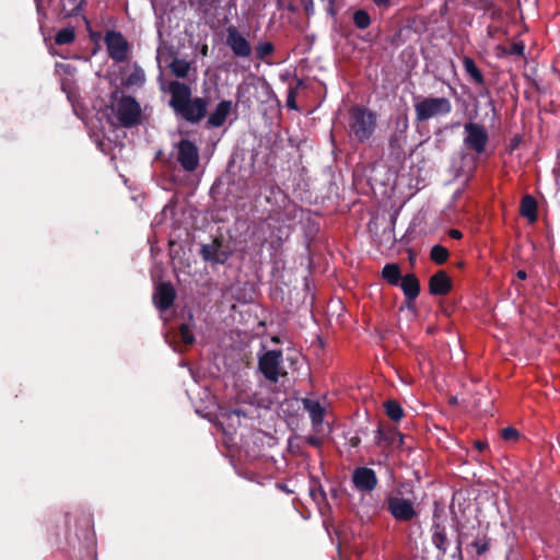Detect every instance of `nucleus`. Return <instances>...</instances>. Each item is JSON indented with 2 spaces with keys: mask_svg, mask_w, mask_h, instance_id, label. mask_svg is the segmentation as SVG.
Instances as JSON below:
<instances>
[{
  "mask_svg": "<svg viewBox=\"0 0 560 560\" xmlns=\"http://www.w3.org/2000/svg\"><path fill=\"white\" fill-rule=\"evenodd\" d=\"M168 92L171 94L170 106L186 121L197 124L206 117L208 101L203 97L191 98L189 85L177 80L171 81Z\"/></svg>",
  "mask_w": 560,
  "mask_h": 560,
  "instance_id": "f257e3e1",
  "label": "nucleus"
},
{
  "mask_svg": "<svg viewBox=\"0 0 560 560\" xmlns=\"http://www.w3.org/2000/svg\"><path fill=\"white\" fill-rule=\"evenodd\" d=\"M415 116L419 122L428 121L432 118L444 117L452 113V102L444 96L423 97L415 104Z\"/></svg>",
  "mask_w": 560,
  "mask_h": 560,
  "instance_id": "f03ea898",
  "label": "nucleus"
},
{
  "mask_svg": "<svg viewBox=\"0 0 560 560\" xmlns=\"http://www.w3.org/2000/svg\"><path fill=\"white\" fill-rule=\"evenodd\" d=\"M349 126L358 140H368L376 127V115L366 107L355 105L349 112Z\"/></svg>",
  "mask_w": 560,
  "mask_h": 560,
  "instance_id": "7ed1b4c3",
  "label": "nucleus"
},
{
  "mask_svg": "<svg viewBox=\"0 0 560 560\" xmlns=\"http://www.w3.org/2000/svg\"><path fill=\"white\" fill-rule=\"evenodd\" d=\"M486 108L487 112L485 114V118L480 121H477V109L475 110L474 115L469 114L468 121L464 125V130L466 133L464 140H489L488 130L483 121L488 118L492 125L495 119V109L491 101L487 104Z\"/></svg>",
  "mask_w": 560,
  "mask_h": 560,
  "instance_id": "20e7f679",
  "label": "nucleus"
},
{
  "mask_svg": "<svg viewBox=\"0 0 560 560\" xmlns=\"http://www.w3.org/2000/svg\"><path fill=\"white\" fill-rule=\"evenodd\" d=\"M141 106L133 96L122 95L117 102V118L126 128L138 125L141 120Z\"/></svg>",
  "mask_w": 560,
  "mask_h": 560,
  "instance_id": "39448f33",
  "label": "nucleus"
},
{
  "mask_svg": "<svg viewBox=\"0 0 560 560\" xmlns=\"http://www.w3.org/2000/svg\"><path fill=\"white\" fill-rule=\"evenodd\" d=\"M104 43L108 56L116 63L125 62L129 54V43L120 32L107 31L104 37Z\"/></svg>",
  "mask_w": 560,
  "mask_h": 560,
  "instance_id": "423d86ee",
  "label": "nucleus"
},
{
  "mask_svg": "<svg viewBox=\"0 0 560 560\" xmlns=\"http://www.w3.org/2000/svg\"><path fill=\"white\" fill-rule=\"evenodd\" d=\"M259 369L265 377L271 382H277L280 376L285 375L287 373L282 366L281 351H267L259 359Z\"/></svg>",
  "mask_w": 560,
  "mask_h": 560,
  "instance_id": "0eeeda50",
  "label": "nucleus"
},
{
  "mask_svg": "<svg viewBox=\"0 0 560 560\" xmlns=\"http://www.w3.org/2000/svg\"><path fill=\"white\" fill-rule=\"evenodd\" d=\"M226 45L235 57L248 58L252 55L250 43L233 25L226 28Z\"/></svg>",
  "mask_w": 560,
  "mask_h": 560,
  "instance_id": "6e6552de",
  "label": "nucleus"
},
{
  "mask_svg": "<svg viewBox=\"0 0 560 560\" xmlns=\"http://www.w3.org/2000/svg\"><path fill=\"white\" fill-rule=\"evenodd\" d=\"M177 160L185 171H195L199 163V152L195 142H178Z\"/></svg>",
  "mask_w": 560,
  "mask_h": 560,
  "instance_id": "1a4fd4ad",
  "label": "nucleus"
},
{
  "mask_svg": "<svg viewBox=\"0 0 560 560\" xmlns=\"http://www.w3.org/2000/svg\"><path fill=\"white\" fill-rule=\"evenodd\" d=\"M388 511L400 522H408L416 515L411 501L398 497H389L387 500Z\"/></svg>",
  "mask_w": 560,
  "mask_h": 560,
  "instance_id": "9d476101",
  "label": "nucleus"
},
{
  "mask_svg": "<svg viewBox=\"0 0 560 560\" xmlns=\"http://www.w3.org/2000/svg\"><path fill=\"white\" fill-rule=\"evenodd\" d=\"M353 483L360 491H372L377 483V478L373 469L366 467L357 468L353 472Z\"/></svg>",
  "mask_w": 560,
  "mask_h": 560,
  "instance_id": "9b49d317",
  "label": "nucleus"
},
{
  "mask_svg": "<svg viewBox=\"0 0 560 560\" xmlns=\"http://www.w3.org/2000/svg\"><path fill=\"white\" fill-rule=\"evenodd\" d=\"M175 299V290L170 283H160L155 288L153 301L158 308L167 310Z\"/></svg>",
  "mask_w": 560,
  "mask_h": 560,
  "instance_id": "f8f14e48",
  "label": "nucleus"
},
{
  "mask_svg": "<svg viewBox=\"0 0 560 560\" xmlns=\"http://www.w3.org/2000/svg\"><path fill=\"white\" fill-rule=\"evenodd\" d=\"M220 2L221 0H188L190 8L205 20H213L217 18Z\"/></svg>",
  "mask_w": 560,
  "mask_h": 560,
  "instance_id": "ddd939ff",
  "label": "nucleus"
},
{
  "mask_svg": "<svg viewBox=\"0 0 560 560\" xmlns=\"http://www.w3.org/2000/svg\"><path fill=\"white\" fill-rule=\"evenodd\" d=\"M232 109L231 101H221L218 103L214 110L209 115L207 120V126L210 128H219L224 125L228 116L230 115Z\"/></svg>",
  "mask_w": 560,
  "mask_h": 560,
  "instance_id": "4468645a",
  "label": "nucleus"
},
{
  "mask_svg": "<svg viewBox=\"0 0 560 560\" xmlns=\"http://www.w3.org/2000/svg\"><path fill=\"white\" fill-rule=\"evenodd\" d=\"M451 290V278L439 271L430 278V292L435 295H444Z\"/></svg>",
  "mask_w": 560,
  "mask_h": 560,
  "instance_id": "2eb2a0df",
  "label": "nucleus"
},
{
  "mask_svg": "<svg viewBox=\"0 0 560 560\" xmlns=\"http://www.w3.org/2000/svg\"><path fill=\"white\" fill-rule=\"evenodd\" d=\"M303 405H304V408L310 413L313 424L315 427L320 425L323 422L324 412H325V409L323 408V406L317 400H314V399H304Z\"/></svg>",
  "mask_w": 560,
  "mask_h": 560,
  "instance_id": "dca6fc26",
  "label": "nucleus"
},
{
  "mask_svg": "<svg viewBox=\"0 0 560 560\" xmlns=\"http://www.w3.org/2000/svg\"><path fill=\"white\" fill-rule=\"evenodd\" d=\"M463 67L465 72L476 84L485 85V77L472 58L465 56L463 58Z\"/></svg>",
  "mask_w": 560,
  "mask_h": 560,
  "instance_id": "f3484780",
  "label": "nucleus"
},
{
  "mask_svg": "<svg viewBox=\"0 0 560 560\" xmlns=\"http://www.w3.org/2000/svg\"><path fill=\"white\" fill-rule=\"evenodd\" d=\"M521 214L525 217L530 223L537 220V203L532 196L526 195L523 197L521 203Z\"/></svg>",
  "mask_w": 560,
  "mask_h": 560,
  "instance_id": "a211bd4d",
  "label": "nucleus"
},
{
  "mask_svg": "<svg viewBox=\"0 0 560 560\" xmlns=\"http://www.w3.org/2000/svg\"><path fill=\"white\" fill-rule=\"evenodd\" d=\"M401 289L409 300L418 296L420 285L418 279L413 275H407L401 280Z\"/></svg>",
  "mask_w": 560,
  "mask_h": 560,
  "instance_id": "6ab92c4d",
  "label": "nucleus"
},
{
  "mask_svg": "<svg viewBox=\"0 0 560 560\" xmlns=\"http://www.w3.org/2000/svg\"><path fill=\"white\" fill-rule=\"evenodd\" d=\"M171 72L178 79H185L190 70V62L185 59L174 58L170 63Z\"/></svg>",
  "mask_w": 560,
  "mask_h": 560,
  "instance_id": "aec40b11",
  "label": "nucleus"
},
{
  "mask_svg": "<svg viewBox=\"0 0 560 560\" xmlns=\"http://www.w3.org/2000/svg\"><path fill=\"white\" fill-rule=\"evenodd\" d=\"M83 4L84 0H60L61 12L66 18L78 15Z\"/></svg>",
  "mask_w": 560,
  "mask_h": 560,
  "instance_id": "412c9836",
  "label": "nucleus"
},
{
  "mask_svg": "<svg viewBox=\"0 0 560 560\" xmlns=\"http://www.w3.org/2000/svg\"><path fill=\"white\" fill-rule=\"evenodd\" d=\"M145 81V74L142 68L138 65H135L133 70L127 75L124 80V85L126 88L131 86H141Z\"/></svg>",
  "mask_w": 560,
  "mask_h": 560,
  "instance_id": "4be33fe9",
  "label": "nucleus"
},
{
  "mask_svg": "<svg viewBox=\"0 0 560 560\" xmlns=\"http://www.w3.org/2000/svg\"><path fill=\"white\" fill-rule=\"evenodd\" d=\"M352 21L354 26L358 30H366L372 24V19L370 13L364 9H358L353 12Z\"/></svg>",
  "mask_w": 560,
  "mask_h": 560,
  "instance_id": "5701e85b",
  "label": "nucleus"
},
{
  "mask_svg": "<svg viewBox=\"0 0 560 560\" xmlns=\"http://www.w3.org/2000/svg\"><path fill=\"white\" fill-rule=\"evenodd\" d=\"M382 276L390 284H398L401 278L400 269L396 264L385 265L382 271Z\"/></svg>",
  "mask_w": 560,
  "mask_h": 560,
  "instance_id": "b1692460",
  "label": "nucleus"
},
{
  "mask_svg": "<svg viewBox=\"0 0 560 560\" xmlns=\"http://www.w3.org/2000/svg\"><path fill=\"white\" fill-rule=\"evenodd\" d=\"M75 39V33L72 27H65L57 32L55 43L58 46L69 45Z\"/></svg>",
  "mask_w": 560,
  "mask_h": 560,
  "instance_id": "393cba45",
  "label": "nucleus"
},
{
  "mask_svg": "<svg viewBox=\"0 0 560 560\" xmlns=\"http://www.w3.org/2000/svg\"><path fill=\"white\" fill-rule=\"evenodd\" d=\"M385 410L387 416L394 421H399L404 416L402 408L394 400L385 402Z\"/></svg>",
  "mask_w": 560,
  "mask_h": 560,
  "instance_id": "a878e982",
  "label": "nucleus"
},
{
  "mask_svg": "<svg viewBox=\"0 0 560 560\" xmlns=\"http://www.w3.org/2000/svg\"><path fill=\"white\" fill-rule=\"evenodd\" d=\"M275 51V46L271 42L259 43L255 47L256 58L258 60H265L267 57L271 56Z\"/></svg>",
  "mask_w": 560,
  "mask_h": 560,
  "instance_id": "bb28decb",
  "label": "nucleus"
},
{
  "mask_svg": "<svg viewBox=\"0 0 560 560\" xmlns=\"http://www.w3.org/2000/svg\"><path fill=\"white\" fill-rule=\"evenodd\" d=\"M433 544L435 547L441 550L443 553L447 549V538L444 529L440 528V526L435 527L434 534H433Z\"/></svg>",
  "mask_w": 560,
  "mask_h": 560,
  "instance_id": "cd10ccee",
  "label": "nucleus"
},
{
  "mask_svg": "<svg viewBox=\"0 0 560 560\" xmlns=\"http://www.w3.org/2000/svg\"><path fill=\"white\" fill-rule=\"evenodd\" d=\"M448 257V252L441 245H434L431 249V258L436 264H443Z\"/></svg>",
  "mask_w": 560,
  "mask_h": 560,
  "instance_id": "c85d7f7f",
  "label": "nucleus"
},
{
  "mask_svg": "<svg viewBox=\"0 0 560 560\" xmlns=\"http://www.w3.org/2000/svg\"><path fill=\"white\" fill-rule=\"evenodd\" d=\"M303 84L302 80H298V85L295 88L290 86L287 94V106L291 109H298L296 105V94H298V88Z\"/></svg>",
  "mask_w": 560,
  "mask_h": 560,
  "instance_id": "c756f323",
  "label": "nucleus"
},
{
  "mask_svg": "<svg viewBox=\"0 0 560 560\" xmlns=\"http://www.w3.org/2000/svg\"><path fill=\"white\" fill-rule=\"evenodd\" d=\"M178 337H179L180 341L185 345H191L195 339L194 335L190 330V327L187 324H183L179 327Z\"/></svg>",
  "mask_w": 560,
  "mask_h": 560,
  "instance_id": "7c9ffc66",
  "label": "nucleus"
},
{
  "mask_svg": "<svg viewBox=\"0 0 560 560\" xmlns=\"http://www.w3.org/2000/svg\"><path fill=\"white\" fill-rule=\"evenodd\" d=\"M524 50H525V45L523 42H516V43H512L506 52L510 54V55H515V56H523L524 55Z\"/></svg>",
  "mask_w": 560,
  "mask_h": 560,
  "instance_id": "2f4dec72",
  "label": "nucleus"
},
{
  "mask_svg": "<svg viewBox=\"0 0 560 560\" xmlns=\"http://www.w3.org/2000/svg\"><path fill=\"white\" fill-rule=\"evenodd\" d=\"M502 439L505 441H516L518 439V431L514 428H505L502 430Z\"/></svg>",
  "mask_w": 560,
  "mask_h": 560,
  "instance_id": "473e14b6",
  "label": "nucleus"
},
{
  "mask_svg": "<svg viewBox=\"0 0 560 560\" xmlns=\"http://www.w3.org/2000/svg\"><path fill=\"white\" fill-rule=\"evenodd\" d=\"M470 546L476 551L477 555H482L489 548V544L487 540H476Z\"/></svg>",
  "mask_w": 560,
  "mask_h": 560,
  "instance_id": "72a5a7b5",
  "label": "nucleus"
},
{
  "mask_svg": "<svg viewBox=\"0 0 560 560\" xmlns=\"http://www.w3.org/2000/svg\"><path fill=\"white\" fill-rule=\"evenodd\" d=\"M463 161H464V170H462L463 173H466V172H469L471 168H472V165H474V159L472 156L470 155H464L463 156Z\"/></svg>",
  "mask_w": 560,
  "mask_h": 560,
  "instance_id": "f704fd0d",
  "label": "nucleus"
},
{
  "mask_svg": "<svg viewBox=\"0 0 560 560\" xmlns=\"http://www.w3.org/2000/svg\"><path fill=\"white\" fill-rule=\"evenodd\" d=\"M467 144H468V148L474 149V150H475V152H477V153L482 152L483 147H485V142H479V141H476V142H467Z\"/></svg>",
  "mask_w": 560,
  "mask_h": 560,
  "instance_id": "c9c22d12",
  "label": "nucleus"
},
{
  "mask_svg": "<svg viewBox=\"0 0 560 560\" xmlns=\"http://www.w3.org/2000/svg\"><path fill=\"white\" fill-rule=\"evenodd\" d=\"M327 1H328L327 13L330 16H336L337 10L335 9V0H327Z\"/></svg>",
  "mask_w": 560,
  "mask_h": 560,
  "instance_id": "e433bc0d",
  "label": "nucleus"
},
{
  "mask_svg": "<svg viewBox=\"0 0 560 560\" xmlns=\"http://www.w3.org/2000/svg\"><path fill=\"white\" fill-rule=\"evenodd\" d=\"M373 3L380 8L387 9L390 5V0H372Z\"/></svg>",
  "mask_w": 560,
  "mask_h": 560,
  "instance_id": "4c0bfd02",
  "label": "nucleus"
},
{
  "mask_svg": "<svg viewBox=\"0 0 560 560\" xmlns=\"http://www.w3.org/2000/svg\"><path fill=\"white\" fill-rule=\"evenodd\" d=\"M450 236L456 240H459L462 237V232L458 230H451Z\"/></svg>",
  "mask_w": 560,
  "mask_h": 560,
  "instance_id": "58836bf2",
  "label": "nucleus"
},
{
  "mask_svg": "<svg viewBox=\"0 0 560 560\" xmlns=\"http://www.w3.org/2000/svg\"><path fill=\"white\" fill-rule=\"evenodd\" d=\"M475 446L478 451H483L487 447V443L482 441H476Z\"/></svg>",
  "mask_w": 560,
  "mask_h": 560,
  "instance_id": "ea45409f",
  "label": "nucleus"
},
{
  "mask_svg": "<svg viewBox=\"0 0 560 560\" xmlns=\"http://www.w3.org/2000/svg\"><path fill=\"white\" fill-rule=\"evenodd\" d=\"M516 276H517V278H518L520 280H524V279H526V272H525V271H523V270H518V271H517V273H516Z\"/></svg>",
  "mask_w": 560,
  "mask_h": 560,
  "instance_id": "a19ab883",
  "label": "nucleus"
},
{
  "mask_svg": "<svg viewBox=\"0 0 560 560\" xmlns=\"http://www.w3.org/2000/svg\"><path fill=\"white\" fill-rule=\"evenodd\" d=\"M97 143H98L100 149H101L102 151H104V148H103V147H104V142H103V141H100V142H97Z\"/></svg>",
  "mask_w": 560,
  "mask_h": 560,
  "instance_id": "79ce46f5",
  "label": "nucleus"
},
{
  "mask_svg": "<svg viewBox=\"0 0 560 560\" xmlns=\"http://www.w3.org/2000/svg\"><path fill=\"white\" fill-rule=\"evenodd\" d=\"M276 1H277V5H278V8H281V5H282V0H276Z\"/></svg>",
  "mask_w": 560,
  "mask_h": 560,
  "instance_id": "37998d69",
  "label": "nucleus"
},
{
  "mask_svg": "<svg viewBox=\"0 0 560 560\" xmlns=\"http://www.w3.org/2000/svg\"><path fill=\"white\" fill-rule=\"evenodd\" d=\"M513 140L517 141V140H521V139L518 138V136H515Z\"/></svg>",
  "mask_w": 560,
  "mask_h": 560,
  "instance_id": "c03bdc74",
  "label": "nucleus"
},
{
  "mask_svg": "<svg viewBox=\"0 0 560 560\" xmlns=\"http://www.w3.org/2000/svg\"><path fill=\"white\" fill-rule=\"evenodd\" d=\"M217 261L223 262V259L215 258Z\"/></svg>",
  "mask_w": 560,
  "mask_h": 560,
  "instance_id": "a18cd8bd",
  "label": "nucleus"
}]
</instances>
